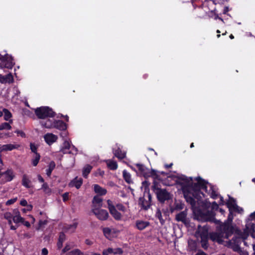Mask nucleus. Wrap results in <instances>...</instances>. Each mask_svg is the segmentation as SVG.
Instances as JSON below:
<instances>
[{
    "label": "nucleus",
    "mask_w": 255,
    "mask_h": 255,
    "mask_svg": "<svg viewBox=\"0 0 255 255\" xmlns=\"http://www.w3.org/2000/svg\"><path fill=\"white\" fill-rule=\"evenodd\" d=\"M183 184L182 190L184 196L187 201L191 204L194 203V198L199 200L201 198V195H203L201 190L205 191L210 194L213 198H216L217 197V194L211 185H209L210 189L208 190L205 181L200 177L197 178V182L195 183L193 182L191 178L190 180L185 179V183H183Z\"/></svg>",
    "instance_id": "f257e3e1"
},
{
    "label": "nucleus",
    "mask_w": 255,
    "mask_h": 255,
    "mask_svg": "<svg viewBox=\"0 0 255 255\" xmlns=\"http://www.w3.org/2000/svg\"><path fill=\"white\" fill-rule=\"evenodd\" d=\"M222 233H211L209 235L210 239L213 242H217L219 244L223 245L224 246L236 250L237 247L235 245V242L231 240L225 241L224 236Z\"/></svg>",
    "instance_id": "f03ea898"
},
{
    "label": "nucleus",
    "mask_w": 255,
    "mask_h": 255,
    "mask_svg": "<svg viewBox=\"0 0 255 255\" xmlns=\"http://www.w3.org/2000/svg\"><path fill=\"white\" fill-rule=\"evenodd\" d=\"M35 114L39 119H41L53 117L55 116V113L48 107H41L36 109Z\"/></svg>",
    "instance_id": "7ed1b4c3"
},
{
    "label": "nucleus",
    "mask_w": 255,
    "mask_h": 255,
    "mask_svg": "<svg viewBox=\"0 0 255 255\" xmlns=\"http://www.w3.org/2000/svg\"><path fill=\"white\" fill-rule=\"evenodd\" d=\"M151 198L149 191H145L143 196L139 199L138 204L143 209L147 210L150 207Z\"/></svg>",
    "instance_id": "20e7f679"
},
{
    "label": "nucleus",
    "mask_w": 255,
    "mask_h": 255,
    "mask_svg": "<svg viewBox=\"0 0 255 255\" xmlns=\"http://www.w3.org/2000/svg\"><path fill=\"white\" fill-rule=\"evenodd\" d=\"M154 188L156 190L155 193L160 202L164 203L165 201L171 198V195L166 189L156 188L155 186Z\"/></svg>",
    "instance_id": "39448f33"
},
{
    "label": "nucleus",
    "mask_w": 255,
    "mask_h": 255,
    "mask_svg": "<svg viewBox=\"0 0 255 255\" xmlns=\"http://www.w3.org/2000/svg\"><path fill=\"white\" fill-rule=\"evenodd\" d=\"M236 231L235 228L229 222H225L221 227L220 232L216 233L223 234L224 238L228 239Z\"/></svg>",
    "instance_id": "423d86ee"
},
{
    "label": "nucleus",
    "mask_w": 255,
    "mask_h": 255,
    "mask_svg": "<svg viewBox=\"0 0 255 255\" xmlns=\"http://www.w3.org/2000/svg\"><path fill=\"white\" fill-rule=\"evenodd\" d=\"M12 60V57L8 54L5 55L4 56L0 57V67L1 68L11 69L14 65Z\"/></svg>",
    "instance_id": "0eeeda50"
},
{
    "label": "nucleus",
    "mask_w": 255,
    "mask_h": 255,
    "mask_svg": "<svg viewBox=\"0 0 255 255\" xmlns=\"http://www.w3.org/2000/svg\"><path fill=\"white\" fill-rule=\"evenodd\" d=\"M42 126L46 128H56L60 130H64L66 129V124L62 121H55L53 123L48 124L47 123L42 124Z\"/></svg>",
    "instance_id": "6e6552de"
},
{
    "label": "nucleus",
    "mask_w": 255,
    "mask_h": 255,
    "mask_svg": "<svg viewBox=\"0 0 255 255\" xmlns=\"http://www.w3.org/2000/svg\"><path fill=\"white\" fill-rule=\"evenodd\" d=\"M195 236L196 238H200L201 239H208V228L204 226L201 227L198 226L197 231L195 232Z\"/></svg>",
    "instance_id": "1a4fd4ad"
},
{
    "label": "nucleus",
    "mask_w": 255,
    "mask_h": 255,
    "mask_svg": "<svg viewBox=\"0 0 255 255\" xmlns=\"http://www.w3.org/2000/svg\"><path fill=\"white\" fill-rule=\"evenodd\" d=\"M92 212L97 218L100 220H106L109 217V214L105 210H99L97 208H94L92 209Z\"/></svg>",
    "instance_id": "9d476101"
},
{
    "label": "nucleus",
    "mask_w": 255,
    "mask_h": 255,
    "mask_svg": "<svg viewBox=\"0 0 255 255\" xmlns=\"http://www.w3.org/2000/svg\"><path fill=\"white\" fill-rule=\"evenodd\" d=\"M108 208L110 213L116 220H120L122 218V215L115 208V207L112 205V201L108 200Z\"/></svg>",
    "instance_id": "9b49d317"
},
{
    "label": "nucleus",
    "mask_w": 255,
    "mask_h": 255,
    "mask_svg": "<svg viewBox=\"0 0 255 255\" xmlns=\"http://www.w3.org/2000/svg\"><path fill=\"white\" fill-rule=\"evenodd\" d=\"M102 254L103 255H110L111 254L122 255L123 254V251L120 248L116 249L109 248L107 249L104 250Z\"/></svg>",
    "instance_id": "f8f14e48"
},
{
    "label": "nucleus",
    "mask_w": 255,
    "mask_h": 255,
    "mask_svg": "<svg viewBox=\"0 0 255 255\" xmlns=\"http://www.w3.org/2000/svg\"><path fill=\"white\" fill-rule=\"evenodd\" d=\"M175 219L176 221L181 222L185 225H188L189 224V221L187 218V212L183 211L177 214L175 216Z\"/></svg>",
    "instance_id": "ddd939ff"
},
{
    "label": "nucleus",
    "mask_w": 255,
    "mask_h": 255,
    "mask_svg": "<svg viewBox=\"0 0 255 255\" xmlns=\"http://www.w3.org/2000/svg\"><path fill=\"white\" fill-rule=\"evenodd\" d=\"M44 138L48 144L51 145L53 143L56 141L58 139V137L57 135L53 133H48L45 134L44 136Z\"/></svg>",
    "instance_id": "4468645a"
},
{
    "label": "nucleus",
    "mask_w": 255,
    "mask_h": 255,
    "mask_svg": "<svg viewBox=\"0 0 255 255\" xmlns=\"http://www.w3.org/2000/svg\"><path fill=\"white\" fill-rule=\"evenodd\" d=\"M77 223H74L71 225H66L64 226L63 230L66 233H73L77 228Z\"/></svg>",
    "instance_id": "2eb2a0df"
},
{
    "label": "nucleus",
    "mask_w": 255,
    "mask_h": 255,
    "mask_svg": "<svg viewBox=\"0 0 255 255\" xmlns=\"http://www.w3.org/2000/svg\"><path fill=\"white\" fill-rule=\"evenodd\" d=\"M4 175L5 181H10L14 177L13 171L10 169L7 170L5 172H2L1 176Z\"/></svg>",
    "instance_id": "dca6fc26"
},
{
    "label": "nucleus",
    "mask_w": 255,
    "mask_h": 255,
    "mask_svg": "<svg viewBox=\"0 0 255 255\" xmlns=\"http://www.w3.org/2000/svg\"><path fill=\"white\" fill-rule=\"evenodd\" d=\"M83 183V180L81 178L75 177L69 183V186L73 187L75 186L76 188L79 189Z\"/></svg>",
    "instance_id": "f3484780"
},
{
    "label": "nucleus",
    "mask_w": 255,
    "mask_h": 255,
    "mask_svg": "<svg viewBox=\"0 0 255 255\" xmlns=\"http://www.w3.org/2000/svg\"><path fill=\"white\" fill-rule=\"evenodd\" d=\"M13 76L9 74L5 76L0 75V82L1 83H10L13 81Z\"/></svg>",
    "instance_id": "a211bd4d"
},
{
    "label": "nucleus",
    "mask_w": 255,
    "mask_h": 255,
    "mask_svg": "<svg viewBox=\"0 0 255 255\" xmlns=\"http://www.w3.org/2000/svg\"><path fill=\"white\" fill-rule=\"evenodd\" d=\"M136 227L139 230H142L146 227L149 226V223L146 221H143L142 220H137L136 221Z\"/></svg>",
    "instance_id": "6ab92c4d"
},
{
    "label": "nucleus",
    "mask_w": 255,
    "mask_h": 255,
    "mask_svg": "<svg viewBox=\"0 0 255 255\" xmlns=\"http://www.w3.org/2000/svg\"><path fill=\"white\" fill-rule=\"evenodd\" d=\"M21 183L26 188H29L31 187V182L26 174L23 175Z\"/></svg>",
    "instance_id": "aec40b11"
},
{
    "label": "nucleus",
    "mask_w": 255,
    "mask_h": 255,
    "mask_svg": "<svg viewBox=\"0 0 255 255\" xmlns=\"http://www.w3.org/2000/svg\"><path fill=\"white\" fill-rule=\"evenodd\" d=\"M102 199L99 196H95L93 200V208H97L99 209V208L102 207Z\"/></svg>",
    "instance_id": "412c9836"
},
{
    "label": "nucleus",
    "mask_w": 255,
    "mask_h": 255,
    "mask_svg": "<svg viewBox=\"0 0 255 255\" xmlns=\"http://www.w3.org/2000/svg\"><path fill=\"white\" fill-rule=\"evenodd\" d=\"M70 146V143L68 141L65 140L63 142V146L60 150V152H62L63 154L70 153L71 152L69 151Z\"/></svg>",
    "instance_id": "4be33fe9"
},
{
    "label": "nucleus",
    "mask_w": 255,
    "mask_h": 255,
    "mask_svg": "<svg viewBox=\"0 0 255 255\" xmlns=\"http://www.w3.org/2000/svg\"><path fill=\"white\" fill-rule=\"evenodd\" d=\"M66 240V236L63 232H61L59 234L58 241L57 244L58 249H60L63 246V243Z\"/></svg>",
    "instance_id": "5701e85b"
},
{
    "label": "nucleus",
    "mask_w": 255,
    "mask_h": 255,
    "mask_svg": "<svg viewBox=\"0 0 255 255\" xmlns=\"http://www.w3.org/2000/svg\"><path fill=\"white\" fill-rule=\"evenodd\" d=\"M215 215V214L213 211L207 212V221L215 222L216 223H219V221L216 220L214 218Z\"/></svg>",
    "instance_id": "b1692460"
},
{
    "label": "nucleus",
    "mask_w": 255,
    "mask_h": 255,
    "mask_svg": "<svg viewBox=\"0 0 255 255\" xmlns=\"http://www.w3.org/2000/svg\"><path fill=\"white\" fill-rule=\"evenodd\" d=\"M136 167L140 173L144 176H147L148 174V169H147L143 164H136Z\"/></svg>",
    "instance_id": "393cba45"
},
{
    "label": "nucleus",
    "mask_w": 255,
    "mask_h": 255,
    "mask_svg": "<svg viewBox=\"0 0 255 255\" xmlns=\"http://www.w3.org/2000/svg\"><path fill=\"white\" fill-rule=\"evenodd\" d=\"M19 146L18 145H14L12 144H7L3 145L1 147V151L12 150L13 149L17 148Z\"/></svg>",
    "instance_id": "a878e982"
},
{
    "label": "nucleus",
    "mask_w": 255,
    "mask_h": 255,
    "mask_svg": "<svg viewBox=\"0 0 255 255\" xmlns=\"http://www.w3.org/2000/svg\"><path fill=\"white\" fill-rule=\"evenodd\" d=\"M227 204L229 208L232 209L234 210H236L238 207L236 203L235 200L231 197H229V200L227 202Z\"/></svg>",
    "instance_id": "bb28decb"
},
{
    "label": "nucleus",
    "mask_w": 255,
    "mask_h": 255,
    "mask_svg": "<svg viewBox=\"0 0 255 255\" xmlns=\"http://www.w3.org/2000/svg\"><path fill=\"white\" fill-rule=\"evenodd\" d=\"M3 112L4 115V119L5 121H9L10 123H12V120L10 119L12 117V114L11 113L6 109H3Z\"/></svg>",
    "instance_id": "cd10ccee"
},
{
    "label": "nucleus",
    "mask_w": 255,
    "mask_h": 255,
    "mask_svg": "<svg viewBox=\"0 0 255 255\" xmlns=\"http://www.w3.org/2000/svg\"><path fill=\"white\" fill-rule=\"evenodd\" d=\"M94 191L96 193L99 194L100 195H105L107 193V190L104 188H102L98 185H94Z\"/></svg>",
    "instance_id": "c85d7f7f"
},
{
    "label": "nucleus",
    "mask_w": 255,
    "mask_h": 255,
    "mask_svg": "<svg viewBox=\"0 0 255 255\" xmlns=\"http://www.w3.org/2000/svg\"><path fill=\"white\" fill-rule=\"evenodd\" d=\"M108 167L111 170H115L118 167L116 162L112 160H108L106 161Z\"/></svg>",
    "instance_id": "c756f323"
},
{
    "label": "nucleus",
    "mask_w": 255,
    "mask_h": 255,
    "mask_svg": "<svg viewBox=\"0 0 255 255\" xmlns=\"http://www.w3.org/2000/svg\"><path fill=\"white\" fill-rule=\"evenodd\" d=\"M123 174L124 179L128 183L130 184L132 183L131 175L126 170H124Z\"/></svg>",
    "instance_id": "7c9ffc66"
},
{
    "label": "nucleus",
    "mask_w": 255,
    "mask_h": 255,
    "mask_svg": "<svg viewBox=\"0 0 255 255\" xmlns=\"http://www.w3.org/2000/svg\"><path fill=\"white\" fill-rule=\"evenodd\" d=\"M55 167V163L54 161H51L49 164V168L46 170V174L47 176H50L51 175L52 171L54 169Z\"/></svg>",
    "instance_id": "2f4dec72"
},
{
    "label": "nucleus",
    "mask_w": 255,
    "mask_h": 255,
    "mask_svg": "<svg viewBox=\"0 0 255 255\" xmlns=\"http://www.w3.org/2000/svg\"><path fill=\"white\" fill-rule=\"evenodd\" d=\"M114 153L115 156L119 159H123L125 157V153L123 152L120 149L115 150Z\"/></svg>",
    "instance_id": "473e14b6"
},
{
    "label": "nucleus",
    "mask_w": 255,
    "mask_h": 255,
    "mask_svg": "<svg viewBox=\"0 0 255 255\" xmlns=\"http://www.w3.org/2000/svg\"><path fill=\"white\" fill-rule=\"evenodd\" d=\"M92 167L89 165H86L83 170V175L84 177H87L88 174L90 172Z\"/></svg>",
    "instance_id": "72a5a7b5"
},
{
    "label": "nucleus",
    "mask_w": 255,
    "mask_h": 255,
    "mask_svg": "<svg viewBox=\"0 0 255 255\" xmlns=\"http://www.w3.org/2000/svg\"><path fill=\"white\" fill-rule=\"evenodd\" d=\"M13 221L15 223L24 222V218L21 217L20 215L13 216L12 218Z\"/></svg>",
    "instance_id": "f704fd0d"
},
{
    "label": "nucleus",
    "mask_w": 255,
    "mask_h": 255,
    "mask_svg": "<svg viewBox=\"0 0 255 255\" xmlns=\"http://www.w3.org/2000/svg\"><path fill=\"white\" fill-rule=\"evenodd\" d=\"M11 127L10 125V123H3L0 125V130L3 129H10Z\"/></svg>",
    "instance_id": "c9c22d12"
},
{
    "label": "nucleus",
    "mask_w": 255,
    "mask_h": 255,
    "mask_svg": "<svg viewBox=\"0 0 255 255\" xmlns=\"http://www.w3.org/2000/svg\"><path fill=\"white\" fill-rule=\"evenodd\" d=\"M103 232L105 235V236L107 238H109L110 237V235L111 234L112 230L109 228H104L103 229Z\"/></svg>",
    "instance_id": "e433bc0d"
},
{
    "label": "nucleus",
    "mask_w": 255,
    "mask_h": 255,
    "mask_svg": "<svg viewBox=\"0 0 255 255\" xmlns=\"http://www.w3.org/2000/svg\"><path fill=\"white\" fill-rule=\"evenodd\" d=\"M40 156L38 153L34 154V159L32 160V164L35 166L37 165L40 159Z\"/></svg>",
    "instance_id": "4c0bfd02"
},
{
    "label": "nucleus",
    "mask_w": 255,
    "mask_h": 255,
    "mask_svg": "<svg viewBox=\"0 0 255 255\" xmlns=\"http://www.w3.org/2000/svg\"><path fill=\"white\" fill-rule=\"evenodd\" d=\"M155 216H156V218H157L159 220L160 223L162 224H163L164 223V220L162 218L161 212L160 210L159 209H158L157 210V211H156V214H155Z\"/></svg>",
    "instance_id": "58836bf2"
},
{
    "label": "nucleus",
    "mask_w": 255,
    "mask_h": 255,
    "mask_svg": "<svg viewBox=\"0 0 255 255\" xmlns=\"http://www.w3.org/2000/svg\"><path fill=\"white\" fill-rule=\"evenodd\" d=\"M201 246L204 249H207L208 247V239H201Z\"/></svg>",
    "instance_id": "ea45409f"
},
{
    "label": "nucleus",
    "mask_w": 255,
    "mask_h": 255,
    "mask_svg": "<svg viewBox=\"0 0 255 255\" xmlns=\"http://www.w3.org/2000/svg\"><path fill=\"white\" fill-rule=\"evenodd\" d=\"M42 189L46 193H49L51 192L50 189L49 188L48 184L46 183H44L42 186Z\"/></svg>",
    "instance_id": "a19ab883"
},
{
    "label": "nucleus",
    "mask_w": 255,
    "mask_h": 255,
    "mask_svg": "<svg viewBox=\"0 0 255 255\" xmlns=\"http://www.w3.org/2000/svg\"><path fill=\"white\" fill-rule=\"evenodd\" d=\"M237 234L240 235V237L243 239H246L248 236V231H245L244 233H242L241 231L237 230Z\"/></svg>",
    "instance_id": "79ce46f5"
},
{
    "label": "nucleus",
    "mask_w": 255,
    "mask_h": 255,
    "mask_svg": "<svg viewBox=\"0 0 255 255\" xmlns=\"http://www.w3.org/2000/svg\"><path fill=\"white\" fill-rule=\"evenodd\" d=\"M72 255H84L83 253L79 249H76L71 252Z\"/></svg>",
    "instance_id": "37998d69"
},
{
    "label": "nucleus",
    "mask_w": 255,
    "mask_h": 255,
    "mask_svg": "<svg viewBox=\"0 0 255 255\" xmlns=\"http://www.w3.org/2000/svg\"><path fill=\"white\" fill-rule=\"evenodd\" d=\"M250 230L252 237L255 238V224H252L251 225Z\"/></svg>",
    "instance_id": "c03bdc74"
},
{
    "label": "nucleus",
    "mask_w": 255,
    "mask_h": 255,
    "mask_svg": "<svg viewBox=\"0 0 255 255\" xmlns=\"http://www.w3.org/2000/svg\"><path fill=\"white\" fill-rule=\"evenodd\" d=\"M4 218L6 220L11 219L13 218L12 214L10 212H5L3 214Z\"/></svg>",
    "instance_id": "a18cd8bd"
},
{
    "label": "nucleus",
    "mask_w": 255,
    "mask_h": 255,
    "mask_svg": "<svg viewBox=\"0 0 255 255\" xmlns=\"http://www.w3.org/2000/svg\"><path fill=\"white\" fill-rule=\"evenodd\" d=\"M117 207L118 209L120 211H122L123 212H125V211H126L125 207H124L122 204H117Z\"/></svg>",
    "instance_id": "49530a36"
},
{
    "label": "nucleus",
    "mask_w": 255,
    "mask_h": 255,
    "mask_svg": "<svg viewBox=\"0 0 255 255\" xmlns=\"http://www.w3.org/2000/svg\"><path fill=\"white\" fill-rule=\"evenodd\" d=\"M30 149L31 151L34 153V154H36V153H37V147L34 144L31 143H30Z\"/></svg>",
    "instance_id": "de8ad7c7"
},
{
    "label": "nucleus",
    "mask_w": 255,
    "mask_h": 255,
    "mask_svg": "<svg viewBox=\"0 0 255 255\" xmlns=\"http://www.w3.org/2000/svg\"><path fill=\"white\" fill-rule=\"evenodd\" d=\"M148 173H150V176H152L153 177L155 178H157L158 176L156 174V171L155 170H151L150 172H148Z\"/></svg>",
    "instance_id": "09e8293b"
},
{
    "label": "nucleus",
    "mask_w": 255,
    "mask_h": 255,
    "mask_svg": "<svg viewBox=\"0 0 255 255\" xmlns=\"http://www.w3.org/2000/svg\"><path fill=\"white\" fill-rule=\"evenodd\" d=\"M62 197H63V200L64 201H67L69 199V193L68 192H66V193H64L62 195Z\"/></svg>",
    "instance_id": "8fccbe9b"
},
{
    "label": "nucleus",
    "mask_w": 255,
    "mask_h": 255,
    "mask_svg": "<svg viewBox=\"0 0 255 255\" xmlns=\"http://www.w3.org/2000/svg\"><path fill=\"white\" fill-rule=\"evenodd\" d=\"M70 249H71V247L70 246V245H68V244H66V245L65 246L64 248L62 250V252L63 253H65L66 252H67L69 250H70Z\"/></svg>",
    "instance_id": "3c124183"
},
{
    "label": "nucleus",
    "mask_w": 255,
    "mask_h": 255,
    "mask_svg": "<svg viewBox=\"0 0 255 255\" xmlns=\"http://www.w3.org/2000/svg\"><path fill=\"white\" fill-rule=\"evenodd\" d=\"M16 198H14V199L9 200L6 202V205H10L14 203L16 201Z\"/></svg>",
    "instance_id": "603ef678"
},
{
    "label": "nucleus",
    "mask_w": 255,
    "mask_h": 255,
    "mask_svg": "<svg viewBox=\"0 0 255 255\" xmlns=\"http://www.w3.org/2000/svg\"><path fill=\"white\" fill-rule=\"evenodd\" d=\"M232 240L233 241H235V245L237 247L238 244L239 243V240H240V238L239 237H234L233 238Z\"/></svg>",
    "instance_id": "864d4df0"
},
{
    "label": "nucleus",
    "mask_w": 255,
    "mask_h": 255,
    "mask_svg": "<svg viewBox=\"0 0 255 255\" xmlns=\"http://www.w3.org/2000/svg\"><path fill=\"white\" fill-rule=\"evenodd\" d=\"M15 132L17 133L18 134H19L21 137H25V134L24 132H23L21 130H16Z\"/></svg>",
    "instance_id": "5fc2aeb1"
},
{
    "label": "nucleus",
    "mask_w": 255,
    "mask_h": 255,
    "mask_svg": "<svg viewBox=\"0 0 255 255\" xmlns=\"http://www.w3.org/2000/svg\"><path fill=\"white\" fill-rule=\"evenodd\" d=\"M212 208L213 210L217 209L218 208V205L215 202H214L212 203Z\"/></svg>",
    "instance_id": "6e6d98bb"
},
{
    "label": "nucleus",
    "mask_w": 255,
    "mask_h": 255,
    "mask_svg": "<svg viewBox=\"0 0 255 255\" xmlns=\"http://www.w3.org/2000/svg\"><path fill=\"white\" fill-rule=\"evenodd\" d=\"M20 205L22 206H26L27 205V202L25 200H22L20 201Z\"/></svg>",
    "instance_id": "4d7b16f0"
},
{
    "label": "nucleus",
    "mask_w": 255,
    "mask_h": 255,
    "mask_svg": "<svg viewBox=\"0 0 255 255\" xmlns=\"http://www.w3.org/2000/svg\"><path fill=\"white\" fill-rule=\"evenodd\" d=\"M12 214L14 216L19 215L20 213L18 209H14L13 210V213Z\"/></svg>",
    "instance_id": "13d9d810"
},
{
    "label": "nucleus",
    "mask_w": 255,
    "mask_h": 255,
    "mask_svg": "<svg viewBox=\"0 0 255 255\" xmlns=\"http://www.w3.org/2000/svg\"><path fill=\"white\" fill-rule=\"evenodd\" d=\"M48 250L46 248H43L42 250V255H47L48 254Z\"/></svg>",
    "instance_id": "bf43d9fd"
},
{
    "label": "nucleus",
    "mask_w": 255,
    "mask_h": 255,
    "mask_svg": "<svg viewBox=\"0 0 255 255\" xmlns=\"http://www.w3.org/2000/svg\"><path fill=\"white\" fill-rule=\"evenodd\" d=\"M85 243L88 245H92L93 244V242L89 239L85 240Z\"/></svg>",
    "instance_id": "052dcab7"
},
{
    "label": "nucleus",
    "mask_w": 255,
    "mask_h": 255,
    "mask_svg": "<svg viewBox=\"0 0 255 255\" xmlns=\"http://www.w3.org/2000/svg\"><path fill=\"white\" fill-rule=\"evenodd\" d=\"M38 179L39 182H44V179L42 177V176L40 175H38Z\"/></svg>",
    "instance_id": "680f3d73"
},
{
    "label": "nucleus",
    "mask_w": 255,
    "mask_h": 255,
    "mask_svg": "<svg viewBox=\"0 0 255 255\" xmlns=\"http://www.w3.org/2000/svg\"><path fill=\"white\" fill-rule=\"evenodd\" d=\"M25 226L27 227H29L30 226V223L27 221H24L22 223Z\"/></svg>",
    "instance_id": "e2e57ef3"
},
{
    "label": "nucleus",
    "mask_w": 255,
    "mask_h": 255,
    "mask_svg": "<svg viewBox=\"0 0 255 255\" xmlns=\"http://www.w3.org/2000/svg\"><path fill=\"white\" fill-rule=\"evenodd\" d=\"M176 208H178L179 209H182L183 208V206L182 204H180V205L177 204L176 206Z\"/></svg>",
    "instance_id": "0e129e2a"
},
{
    "label": "nucleus",
    "mask_w": 255,
    "mask_h": 255,
    "mask_svg": "<svg viewBox=\"0 0 255 255\" xmlns=\"http://www.w3.org/2000/svg\"><path fill=\"white\" fill-rule=\"evenodd\" d=\"M27 211H31L32 209V206L31 205H27Z\"/></svg>",
    "instance_id": "69168bd1"
},
{
    "label": "nucleus",
    "mask_w": 255,
    "mask_h": 255,
    "mask_svg": "<svg viewBox=\"0 0 255 255\" xmlns=\"http://www.w3.org/2000/svg\"><path fill=\"white\" fill-rule=\"evenodd\" d=\"M195 255H206V254L202 251H200Z\"/></svg>",
    "instance_id": "338daca9"
},
{
    "label": "nucleus",
    "mask_w": 255,
    "mask_h": 255,
    "mask_svg": "<svg viewBox=\"0 0 255 255\" xmlns=\"http://www.w3.org/2000/svg\"><path fill=\"white\" fill-rule=\"evenodd\" d=\"M250 217L252 219H255V212H254V213H252L251 214V215H250Z\"/></svg>",
    "instance_id": "774afa93"
}]
</instances>
